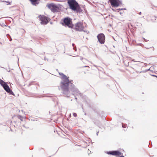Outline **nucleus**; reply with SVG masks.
<instances>
[{
	"label": "nucleus",
	"mask_w": 157,
	"mask_h": 157,
	"mask_svg": "<svg viewBox=\"0 0 157 157\" xmlns=\"http://www.w3.org/2000/svg\"><path fill=\"white\" fill-rule=\"evenodd\" d=\"M63 81L61 82L60 84L61 88L62 89L64 93L66 92H67L69 89V86L71 85V88L73 89L74 88L75 86L72 83V81H69L68 78L64 75L63 76Z\"/></svg>",
	"instance_id": "1"
},
{
	"label": "nucleus",
	"mask_w": 157,
	"mask_h": 157,
	"mask_svg": "<svg viewBox=\"0 0 157 157\" xmlns=\"http://www.w3.org/2000/svg\"><path fill=\"white\" fill-rule=\"evenodd\" d=\"M67 3L70 8L74 11H77L80 9L78 3L75 0H68Z\"/></svg>",
	"instance_id": "2"
},
{
	"label": "nucleus",
	"mask_w": 157,
	"mask_h": 157,
	"mask_svg": "<svg viewBox=\"0 0 157 157\" xmlns=\"http://www.w3.org/2000/svg\"><path fill=\"white\" fill-rule=\"evenodd\" d=\"M62 24L63 25L66 27H68L70 28H72L73 26L72 19L69 17H66L63 19Z\"/></svg>",
	"instance_id": "3"
},
{
	"label": "nucleus",
	"mask_w": 157,
	"mask_h": 157,
	"mask_svg": "<svg viewBox=\"0 0 157 157\" xmlns=\"http://www.w3.org/2000/svg\"><path fill=\"white\" fill-rule=\"evenodd\" d=\"M47 6L53 13L59 11L60 9L59 7L53 3L48 4L47 5Z\"/></svg>",
	"instance_id": "4"
},
{
	"label": "nucleus",
	"mask_w": 157,
	"mask_h": 157,
	"mask_svg": "<svg viewBox=\"0 0 157 157\" xmlns=\"http://www.w3.org/2000/svg\"><path fill=\"white\" fill-rule=\"evenodd\" d=\"M0 84L6 91L10 93V94H13V92L12 91V90H10L9 86L6 82L2 80V81H1Z\"/></svg>",
	"instance_id": "5"
},
{
	"label": "nucleus",
	"mask_w": 157,
	"mask_h": 157,
	"mask_svg": "<svg viewBox=\"0 0 157 157\" xmlns=\"http://www.w3.org/2000/svg\"><path fill=\"white\" fill-rule=\"evenodd\" d=\"M39 18L43 24H46L50 21V19L44 15H40Z\"/></svg>",
	"instance_id": "6"
},
{
	"label": "nucleus",
	"mask_w": 157,
	"mask_h": 157,
	"mask_svg": "<svg viewBox=\"0 0 157 157\" xmlns=\"http://www.w3.org/2000/svg\"><path fill=\"white\" fill-rule=\"evenodd\" d=\"M84 29L83 23L81 22H78L75 25V29L76 31H81L83 30Z\"/></svg>",
	"instance_id": "7"
},
{
	"label": "nucleus",
	"mask_w": 157,
	"mask_h": 157,
	"mask_svg": "<svg viewBox=\"0 0 157 157\" xmlns=\"http://www.w3.org/2000/svg\"><path fill=\"white\" fill-rule=\"evenodd\" d=\"M98 41L101 44H103L105 41V37L103 33H101L99 34L97 36Z\"/></svg>",
	"instance_id": "8"
},
{
	"label": "nucleus",
	"mask_w": 157,
	"mask_h": 157,
	"mask_svg": "<svg viewBox=\"0 0 157 157\" xmlns=\"http://www.w3.org/2000/svg\"><path fill=\"white\" fill-rule=\"evenodd\" d=\"M107 153L113 155H121V153L118 151H109L107 152Z\"/></svg>",
	"instance_id": "9"
},
{
	"label": "nucleus",
	"mask_w": 157,
	"mask_h": 157,
	"mask_svg": "<svg viewBox=\"0 0 157 157\" xmlns=\"http://www.w3.org/2000/svg\"><path fill=\"white\" fill-rule=\"evenodd\" d=\"M112 6L115 7H117L119 5L118 2V0H109Z\"/></svg>",
	"instance_id": "10"
},
{
	"label": "nucleus",
	"mask_w": 157,
	"mask_h": 157,
	"mask_svg": "<svg viewBox=\"0 0 157 157\" xmlns=\"http://www.w3.org/2000/svg\"><path fill=\"white\" fill-rule=\"evenodd\" d=\"M157 19V17L155 16H148L147 17V20L149 21L152 22H155Z\"/></svg>",
	"instance_id": "11"
},
{
	"label": "nucleus",
	"mask_w": 157,
	"mask_h": 157,
	"mask_svg": "<svg viewBox=\"0 0 157 157\" xmlns=\"http://www.w3.org/2000/svg\"><path fill=\"white\" fill-rule=\"evenodd\" d=\"M32 4L34 5H36L38 3L37 2V0H29Z\"/></svg>",
	"instance_id": "12"
},
{
	"label": "nucleus",
	"mask_w": 157,
	"mask_h": 157,
	"mask_svg": "<svg viewBox=\"0 0 157 157\" xmlns=\"http://www.w3.org/2000/svg\"><path fill=\"white\" fill-rule=\"evenodd\" d=\"M128 130L130 131H132L133 130L134 128V127L133 125H131L129 126H128Z\"/></svg>",
	"instance_id": "13"
},
{
	"label": "nucleus",
	"mask_w": 157,
	"mask_h": 157,
	"mask_svg": "<svg viewBox=\"0 0 157 157\" xmlns=\"http://www.w3.org/2000/svg\"><path fill=\"white\" fill-rule=\"evenodd\" d=\"M73 116L75 117H76L77 116V114L76 113H73Z\"/></svg>",
	"instance_id": "14"
},
{
	"label": "nucleus",
	"mask_w": 157,
	"mask_h": 157,
	"mask_svg": "<svg viewBox=\"0 0 157 157\" xmlns=\"http://www.w3.org/2000/svg\"><path fill=\"white\" fill-rule=\"evenodd\" d=\"M20 119L21 121H22V117H20Z\"/></svg>",
	"instance_id": "15"
},
{
	"label": "nucleus",
	"mask_w": 157,
	"mask_h": 157,
	"mask_svg": "<svg viewBox=\"0 0 157 157\" xmlns=\"http://www.w3.org/2000/svg\"><path fill=\"white\" fill-rule=\"evenodd\" d=\"M122 127L123 128H125L126 127H125V125H123L122 124Z\"/></svg>",
	"instance_id": "16"
},
{
	"label": "nucleus",
	"mask_w": 157,
	"mask_h": 157,
	"mask_svg": "<svg viewBox=\"0 0 157 157\" xmlns=\"http://www.w3.org/2000/svg\"><path fill=\"white\" fill-rule=\"evenodd\" d=\"M84 67H88L89 68V66H84Z\"/></svg>",
	"instance_id": "17"
},
{
	"label": "nucleus",
	"mask_w": 157,
	"mask_h": 157,
	"mask_svg": "<svg viewBox=\"0 0 157 157\" xmlns=\"http://www.w3.org/2000/svg\"><path fill=\"white\" fill-rule=\"evenodd\" d=\"M75 98V99H77V98Z\"/></svg>",
	"instance_id": "18"
}]
</instances>
